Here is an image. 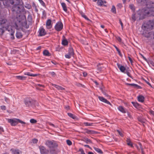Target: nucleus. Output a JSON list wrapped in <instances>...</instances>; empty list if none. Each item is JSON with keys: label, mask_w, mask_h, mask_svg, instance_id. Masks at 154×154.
<instances>
[{"label": "nucleus", "mask_w": 154, "mask_h": 154, "mask_svg": "<svg viewBox=\"0 0 154 154\" xmlns=\"http://www.w3.org/2000/svg\"><path fill=\"white\" fill-rule=\"evenodd\" d=\"M141 3L143 5H146V7L145 9L139 10L132 14L131 19L133 22L137 19L140 20L144 19L146 16H154V3L146 0H141Z\"/></svg>", "instance_id": "1"}, {"label": "nucleus", "mask_w": 154, "mask_h": 154, "mask_svg": "<svg viewBox=\"0 0 154 154\" xmlns=\"http://www.w3.org/2000/svg\"><path fill=\"white\" fill-rule=\"evenodd\" d=\"M142 29L143 30V34L144 36L145 32L148 33L149 31L154 29V19L144 22L142 26Z\"/></svg>", "instance_id": "2"}, {"label": "nucleus", "mask_w": 154, "mask_h": 154, "mask_svg": "<svg viewBox=\"0 0 154 154\" xmlns=\"http://www.w3.org/2000/svg\"><path fill=\"white\" fill-rule=\"evenodd\" d=\"M19 0H12L11 4L14 5L12 8L13 11H16L17 13L21 11V9L22 8V6L19 5Z\"/></svg>", "instance_id": "3"}, {"label": "nucleus", "mask_w": 154, "mask_h": 154, "mask_svg": "<svg viewBox=\"0 0 154 154\" xmlns=\"http://www.w3.org/2000/svg\"><path fill=\"white\" fill-rule=\"evenodd\" d=\"M45 144L50 149H55L57 146V144L54 140H47Z\"/></svg>", "instance_id": "4"}, {"label": "nucleus", "mask_w": 154, "mask_h": 154, "mask_svg": "<svg viewBox=\"0 0 154 154\" xmlns=\"http://www.w3.org/2000/svg\"><path fill=\"white\" fill-rule=\"evenodd\" d=\"M36 101L31 98H26L24 101V103L26 106H30L34 105Z\"/></svg>", "instance_id": "5"}, {"label": "nucleus", "mask_w": 154, "mask_h": 154, "mask_svg": "<svg viewBox=\"0 0 154 154\" xmlns=\"http://www.w3.org/2000/svg\"><path fill=\"white\" fill-rule=\"evenodd\" d=\"M74 54L73 49L72 47H70L69 49L68 53L65 55V57L66 58L70 59L71 57L73 56Z\"/></svg>", "instance_id": "6"}, {"label": "nucleus", "mask_w": 154, "mask_h": 154, "mask_svg": "<svg viewBox=\"0 0 154 154\" xmlns=\"http://www.w3.org/2000/svg\"><path fill=\"white\" fill-rule=\"evenodd\" d=\"M63 25L60 21L57 22L54 26V29L57 31H60L63 28Z\"/></svg>", "instance_id": "7"}, {"label": "nucleus", "mask_w": 154, "mask_h": 154, "mask_svg": "<svg viewBox=\"0 0 154 154\" xmlns=\"http://www.w3.org/2000/svg\"><path fill=\"white\" fill-rule=\"evenodd\" d=\"M8 122L11 124V125L12 126L16 125L18 123V119H7Z\"/></svg>", "instance_id": "8"}, {"label": "nucleus", "mask_w": 154, "mask_h": 154, "mask_svg": "<svg viewBox=\"0 0 154 154\" xmlns=\"http://www.w3.org/2000/svg\"><path fill=\"white\" fill-rule=\"evenodd\" d=\"M41 154H48L49 151L43 146H40L39 147Z\"/></svg>", "instance_id": "9"}, {"label": "nucleus", "mask_w": 154, "mask_h": 154, "mask_svg": "<svg viewBox=\"0 0 154 154\" xmlns=\"http://www.w3.org/2000/svg\"><path fill=\"white\" fill-rule=\"evenodd\" d=\"M38 32L39 33V35L40 36H44L46 35V33L45 29L42 27L40 28L38 31Z\"/></svg>", "instance_id": "10"}, {"label": "nucleus", "mask_w": 154, "mask_h": 154, "mask_svg": "<svg viewBox=\"0 0 154 154\" xmlns=\"http://www.w3.org/2000/svg\"><path fill=\"white\" fill-rule=\"evenodd\" d=\"M144 36L146 37L153 38L154 39V32H150L148 33H144Z\"/></svg>", "instance_id": "11"}, {"label": "nucleus", "mask_w": 154, "mask_h": 154, "mask_svg": "<svg viewBox=\"0 0 154 154\" xmlns=\"http://www.w3.org/2000/svg\"><path fill=\"white\" fill-rule=\"evenodd\" d=\"M98 99L100 100V101L104 102L105 103H106L108 104H109L110 105H111L112 104L110 103L106 99L104 98L103 97H101L99 96L98 97Z\"/></svg>", "instance_id": "12"}, {"label": "nucleus", "mask_w": 154, "mask_h": 154, "mask_svg": "<svg viewBox=\"0 0 154 154\" xmlns=\"http://www.w3.org/2000/svg\"><path fill=\"white\" fill-rule=\"evenodd\" d=\"M51 21L50 19L48 20L46 22V27L48 29H51L52 27Z\"/></svg>", "instance_id": "13"}, {"label": "nucleus", "mask_w": 154, "mask_h": 154, "mask_svg": "<svg viewBox=\"0 0 154 154\" xmlns=\"http://www.w3.org/2000/svg\"><path fill=\"white\" fill-rule=\"evenodd\" d=\"M117 65L121 71L124 72L126 70L125 68L123 66L120 65L119 63H117Z\"/></svg>", "instance_id": "14"}, {"label": "nucleus", "mask_w": 154, "mask_h": 154, "mask_svg": "<svg viewBox=\"0 0 154 154\" xmlns=\"http://www.w3.org/2000/svg\"><path fill=\"white\" fill-rule=\"evenodd\" d=\"M126 85H127L129 86H133V87L136 88L137 89H141V86H139L137 84H135L133 83V84H129L127 83H126Z\"/></svg>", "instance_id": "15"}, {"label": "nucleus", "mask_w": 154, "mask_h": 154, "mask_svg": "<svg viewBox=\"0 0 154 154\" xmlns=\"http://www.w3.org/2000/svg\"><path fill=\"white\" fill-rule=\"evenodd\" d=\"M60 3L61 4V5L63 11L66 12L67 11V10L66 4L64 2H62L61 0L60 1Z\"/></svg>", "instance_id": "16"}, {"label": "nucleus", "mask_w": 154, "mask_h": 154, "mask_svg": "<svg viewBox=\"0 0 154 154\" xmlns=\"http://www.w3.org/2000/svg\"><path fill=\"white\" fill-rule=\"evenodd\" d=\"M118 109L121 112L123 113H125L126 112V110L122 106H120L118 107Z\"/></svg>", "instance_id": "17"}, {"label": "nucleus", "mask_w": 154, "mask_h": 154, "mask_svg": "<svg viewBox=\"0 0 154 154\" xmlns=\"http://www.w3.org/2000/svg\"><path fill=\"white\" fill-rule=\"evenodd\" d=\"M137 99L139 102L143 103L144 101V97L142 95H139Z\"/></svg>", "instance_id": "18"}, {"label": "nucleus", "mask_w": 154, "mask_h": 154, "mask_svg": "<svg viewBox=\"0 0 154 154\" xmlns=\"http://www.w3.org/2000/svg\"><path fill=\"white\" fill-rule=\"evenodd\" d=\"M51 85L54 87L55 88L59 90H64L65 89L64 88L62 87L57 85L53 84H52Z\"/></svg>", "instance_id": "19"}, {"label": "nucleus", "mask_w": 154, "mask_h": 154, "mask_svg": "<svg viewBox=\"0 0 154 154\" xmlns=\"http://www.w3.org/2000/svg\"><path fill=\"white\" fill-rule=\"evenodd\" d=\"M16 36L17 38H20L22 37L23 35L21 32L17 31L16 33Z\"/></svg>", "instance_id": "20"}, {"label": "nucleus", "mask_w": 154, "mask_h": 154, "mask_svg": "<svg viewBox=\"0 0 154 154\" xmlns=\"http://www.w3.org/2000/svg\"><path fill=\"white\" fill-rule=\"evenodd\" d=\"M85 133H86L89 134H92L94 133V131L91 130H88L87 129L84 130Z\"/></svg>", "instance_id": "21"}, {"label": "nucleus", "mask_w": 154, "mask_h": 154, "mask_svg": "<svg viewBox=\"0 0 154 154\" xmlns=\"http://www.w3.org/2000/svg\"><path fill=\"white\" fill-rule=\"evenodd\" d=\"M24 75H27L32 77H35L38 75L37 74H33L31 73L30 72H27L24 73Z\"/></svg>", "instance_id": "22"}, {"label": "nucleus", "mask_w": 154, "mask_h": 154, "mask_svg": "<svg viewBox=\"0 0 154 154\" xmlns=\"http://www.w3.org/2000/svg\"><path fill=\"white\" fill-rule=\"evenodd\" d=\"M50 152L51 154H57V151L55 149H50Z\"/></svg>", "instance_id": "23"}, {"label": "nucleus", "mask_w": 154, "mask_h": 154, "mask_svg": "<svg viewBox=\"0 0 154 154\" xmlns=\"http://www.w3.org/2000/svg\"><path fill=\"white\" fill-rule=\"evenodd\" d=\"M43 55L46 56H51V54L47 50H45L43 51Z\"/></svg>", "instance_id": "24"}, {"label": "nucleus", "mask_w": 154, "mask_h": 154, "mask_svg": "<svg viewBox=\"0 0 154 154\" xmlns=\"http://www.w3.org/2000/svg\"><path fill=\"white\" fill-rule=\"evenodd\" d=\"M126 142L128 146H130L132 147H133V144L131 142L130 139L127 138L126 140Z\"/></svg>", "instance_id": "25"}, {"label": "nucleus", "mask_w": 154, "mask_h": 154, "mask_svg": "<svg viewBox=\"0 0 154 154\" xmlns=\"http://www.w3.org/2000/svg\"><path fill=\"white\" fill-rule=\"evenodd\" d=\"M62 44L64 46L67 45L68 44V41L66 39H64L62 41Z\"/></svg>", "instance_id": "26"}, {"label": "nucleus", "mask_w": 154, "mask_h": 154, "mask_svg": "<svg viewBox=\"0 0 154 154\" xmlns=\"http://www.w3.org/2000/svg\"><path fill=\"white\" fill-rule=\"evenodd\" d=\"M94 149L97 152L100 154L103 153V152L100 149L96 147H94Z\"/></svg>", "instance_id": "27"}, {"label": "nucleus", "mask_w": 154, "mask_h": 154, "mask_svg": "<svg viewBox=\"0 0 154 154\" xmlns=\"http://www.w3.org/2000/svg\"><path fill=\"white\" fill-rule=\"evenodd\" d=\"M111 12L113 13V14H116V9L115 8V7L114 5L112 6V8L111 9Z\"/></svg>", "instance_id": "28"}, {"label": "nucleus", "mask_w": 154, "mask_h": 154, "mask_svg": "<svg viewBox=\"0 0 154 154\" xmlns=\"http://www.w3.org/2000/svg\"><path fill=\"white\" fill-rule=\"evenodd\" d=\"M97 4L98 5L101 6L103 4V1L102 0H98Z\"/></svg>", "instance_id": "29"}, {"label": "nucleus", "mask_w": 154, "mask_h": 154, "mask_svg": "<svg viewBox=\"0 0 154 154\" xmlns=\"http://www.w3.org/2000/svg\"><path fill=\"white\" fill-rule=\"evenodd\" d=\"M11 151H12L14 154H19V150L11 149Z\"/></svg>", "instance_id": "30"}, {"label": "nucleus", "mask_w": 154, "mask_h": 154, "mask_svg": "<svg viewBox=\"0 0 154 154\" xmlns=\"http://www.w3.org/2000/svg\"><path fill=\"white\" fill-rule=\"evenodd\" d=\"M133 106L136 108H138L139 107V104L136 102H131Z\"/></svg>", "instance_id": "31"}, {"label": "nucleus", "mask_w": 154, "mask_h": 154, "mask_svg": "<svg viewBox=\"0 0 154 154\" xmlns=\"http://www.w3.org/2000/svg\"><path fill=\"white\" fill-rule=\"evenodd\" d=\"M68 114V115L69 117H70L71 118H72L73 119H76V116L75 115H73L71 113H69Z\"/></svg>", "instance_id": "32"}, {"label": "nucleus", "mask_w": 154, "mask_h": 154, "mask_svg": "<svg viewBox=\"0 0 154 154\" xmlns=\"http://www.w3.org/2000/svg\"><path fill=\"white\" fill-rule=\"evenodd\" d=\"M5 29V28H3L2 27L0 28V35H2L5 32V30L4 29Z\"/></svg>", "instance_id": "33"}, {"label": "nucleus", "mask_w": 154, "mask_h": 154, "mask_svg": "<svg viewBox=\"0 0 154 154\" xmlns=\"http://www.w3.org/2000/svg\"><path fill=\"white\" fill-rule=\"evenodd\" d=\"M16 77L18 79L22 80H25L26 78V77L25 76H17Z\"/></svg>", "instance_id": "34"}, {"label": "nucleus", "mask_w": 154, "mask_h": 154, "mask_svg": "<svg viewBox=\"0 0 154 154\" xmlns=\"http://www.w3.org/2000/svg\"><path fill=\"white\" fill-rule=\"evenodd\" d=\"M40 4L44 7H45V3L42 0H38Z\"/></svg>", "instance_id": "35"}, {"label": "nucleus", "mask_w": 154, "mask_h": 154, "mask_svg": "<svg viewBox=\"0 0 154 154\" xmlns=\"http://www.w3.org/2000/svg\"><path fill=\"white\" fill-rule=\"evenodd\" d=\"M139 145L140 147V148L141 149V152L142 154H144V151L143 150V148L142 147V145L141 144L139 143Z\"/></svg>", "instance_id": "36"}, {"label": "nucleus", "mask_w": 154, "mask_h": 154, "mask_svg": "<svg viewBox=\"0 0 154 154\" xmlns=\"http://www.w3.org/2000/svg\"><path fill=\"white\" fill-rule=\"evenodd\" d=\"M81 15L82 17L84 18L85 19L87 20H89V18L84 13H82V14Z\"/></svg>", "instance_id": "37"}, {"label": "nucleus", "mask_w": 154, "mask_h": 154, "mask_svg": "<svg viewBox=\"0 0 154 154\" xmlns=\"http://www.w3.org/2000/svg\"><path fill=\"white\" fill-rule=\"evenodd\" d=\"M30 122L32 124H35L36 123L37 121L33 119H31L30 120Z\"/></svg>", "instance_id": "38"}, {"label": "nucleus", "mask_w": 154, "mask_h": 154, "mask_svg": "<svg viewBox=\"0 0 154 154\" xmlns=\"http://www.w3.org/2000/svg\"><path fill=\"white\" fill-rule=\"evenodd\" d=\"M92 123H89L88 122H85L84 125L86 126H91L92 125Z\"/></svg>", "instance_id": "39"}, {"label": "nucleus", "mask_w": 154, "mask_h": 154, "mask_svg": "<svg viewBox=\"0 0 154 154\" xmlns=\"http://www.w3.org/2000/svg\"><path fill=\"white\" fill-rule=\"evenodd\" d=\"M85 142L87 143H91V140L88 138L85 139Z\"/></svg>", "instance_id": "40"}, {"label": "nucleus", "mask_w": 154, "mask_h": 154, "mask_svg": "<svg viewBox=\"0 0 154 154\" xmlns=\"http://www.w3.org/2000/svg\"><path fill=\"white\" fill-rule=\"evenodd\" d=\"M66 142L67 144L69 146H70L72 144V142L69 140H67Z\"/></svg>", "instance_id": "41"}, {"label": "nucleus", "mask_w": 154, "mask_h": 154, "mask_svg": "<svg viewBox=\"0 0 154 154\" xmlns=\"http://www.w3.org/2000/svg\"><path fill=\"white\" fill-rule=\"evenodd\" d=\"M32 7L35 9L36 12L38 11V9L37 8V6L35 4H33V5H32Z\"/></svg>", "instance_id": "42"}, {"label": "nucleus", "mask_w": 154, "mask_h": 154, "mask_svg": "<svg viewBox=\"0 0 154 154\" xmlns=\"http://www.w3.org/2000/svg\"><path fill=\"white\" fill-rule=\"evenodd\" d=\"M117 7L118 8H121L122 7V4L121 3H119L117 4Z\"/></svg>", "instance_id": "43"}, {"label": "nucleus", "mask_w": 154, "mask_h": 154, "mask_svg": "<svg viewBox=\"0 0 154 154\" xmlns=\"http://www.w3.org/2000/svg\"><path fill=\"white\" fill-rule=\"evenodd\" d=\"M129 8L130 9H131L132 10L134 11V5H132L131 4L129 5Z\"/></svg>", "instance_id": "44"}, {"label": "nucleus", "mask_w": 154, "mask_h": 154, "mask_svg": "<svg viewBox=\"0 0 154 154\" xmlns=\"http://www.w3.org/2000/svg\"><path fill=\"white\" fill-rule=\"evenodd\" d=\"M79 151L82 154H86L84 152V151L82 148H80L79 149Z\"/></svg>", "instance_id": "45"}, {"label": "nucleus", "mask_w": 154, "mask_h": 154, "mask_svg": "<svg viewBox=\"0 0 154 154\" xmlns=\"http://www.w3.org/2000/svg\"><path fill=\"white\" fill-rule=\"evenodd\" d=\"M117 131L118 132L119 134L121 136V137H123V134L122 132L120 131L119 130H117Z\"/></svg>", "instance_id": "46"}, {"label": "nucleus", "mask_w": 154, "mask_h": 154, "mask_svg": "<svg viewBox=\"0 0 154 154\" xmlns=\"http://www.w3.org/2000/svg\"><path fill=\"white\" fill-rule=\"evenodd\" d=\"M38 140L36 139H34L32 140V142L34 143H36L38 142Z\"/></svg>", "instance_id": "47"}, {"label": "nucleus", "mask_w": 154, "mask_h": 154, "mask_svg": "<svg viewBox=\"0 0 154 154\" xmlns=\"http://www.w3.org/2000/svg\"><path fill=\"white\" fill-rule=\"evenodd\" d=\"M4 130L3 129V128L1 126H0V134H1L2 132H4Z\"/></svg>", "instance_id": "48"}, {"label": "nucleus", "mask_w": 154, "mask_h": 154, "mask_svg": "<svg viewBox=\"0 0 154 154\" xmlns=\"http://www.w3.org/2000/svg\"><path fill=\"white\" fill-rule=\"evenodd\" d=\"M18 122L20 123L21 124H26V122H25L23 121H22L21 120H20L19 119H18Z\"/></svg>", "instance_id": "49"}, {"label": "nucleus", "mask_w": 154, "mask_h": 154, "mask_svg": "<svg viewBox=\"0 0 154 154\" xmlns=\"http://www.w3.org/2000/svg\"><path fill=\"white\" fill-rule=\"evenodd\" d=\"M1 108L2 110H5L6 109V107L5 106H1Z\"/></svg>", "instance_id": "50"}, {"label": "nucleus", "mask_w": 154, "mask_h": 154, "mask_svg": "<svg viewBox=\"0 0 154 154\" xmlns=\"http://www.w3.org/2000/svg\"><path fill=\"white\" fill-rule=\"evenodd\" d=\"M119 23H120L121 25V26H122V29H123V23H122L121 20V19H120L119 20Z\"/></svg>", "instance_id": "51"}, {"label": "nucleus", "mask_w": 154, "mask_h": 154, "mask_svg": "<svg viewBox=\"0 0 154 154\" xmlns=\"http://www.w3.org/2000/svg\"><path fill=\"white\" fill-rule=\"evenodd\" d=\"M128 59L130 61V62L132 64V63H133V61L132 60V59L131 58L129 57V56H128Z\"/></svg>", "instance_id": "52"}, {"label": "nucleus", "mask_w": 154, "mask_h": 154, "mask_svg": "<svg viewBox=\"0 0 154 154\" xmlns=\"http://www.w3.org/2000/svg\"><path fill=\"white\" fill-rule=\"evenodd\" d=\"M149 112L153 116H154V111L152 110H150Z\"/></svg>", "instance_id": "53"}, {"label": "nucleus", "mask_w": 154, "mask_h": 154, "mask_svg": "<svg viewBox=\"0 0 154 154\" xmlns=\"http://www.w3.org/2000/svg\"><path fill=\"white\" fill-rule=\"evenodd\" d=\"M16 52V51L15 50H11V53L13 54H15Z\"/></svg>", "instance_id": "54"}, {"label": "nucleus", "mask_w": 154, "mask_h": 154, "mask_svg": "<svg viewBox=\"0 0 154 154\" xmlns=\"http://www.w3.org/2000/svg\"><path fill=\"white\" fill-rule=\"evenodd\" d=\"M48 124L49 125H50L52 126V127H55V125L54 124H53L51 123V122H48Z\"/></svg>", "instance_id": "55"}, {"label": "nucleus", "mask_w": 154, "mask_h": 154, "mask_svg": "<svg viewBox=\"0 0 154 154\" xmlns=\"http://www.w3.org/2000/svg\"><path fill=\"white\" fill-rule=\"evenodd\" d=\"M14 27H15V28L16 29H17L18 28V26L17 25V24H16V23H15V26H14Z\"/></svg>", "instance_id": "56"}, {"label": "nucleus", "mask_w": 154, "mask_h": 154, "mask_svg": "<svg viewBox=\"0 0 154 154\" xmlns=\"http://www.w3.org/2000/svg\"><path fill=\"white\" fill-rule=\"evenodd\" d=\"M126 73H127V74L128 75V76H129L130 78H131V75L130 74V73L129 72H127Z\"/></svg>", "instance_id": "57"}, {"label": "nucleus", "mask_w": 154, "mask_h": 154, "mask_svg": "<svg viewBox=\"0 0 154 154\" xmlns=\"http://www.w3.org/2000/svg\"><path fill=\"white\" fill-rule=\"evenodd\" d=\"M103 94L105 95V96L106 97H108L109 96V95L106 94V93H103Z\"/></svg>", "instance_id": "58"}, {"label": "nucleus", "mask_w": 154, "mask_h": 154, "mask_svg": "<svg viewBox=\"0 0 154 154\" xmlns=\"http://www.w3.org/2000/svg\"><path fill=\"white\" fill-rule=\"evenodd\" d=\"M51 74L52 75V76H54L55 75V73L54 72H51Z\"/></svg>", "instance_id": "59"}, {"label": "nucleus", "mask_w": 154, "mask_h": 154, "mask_svg": "<svg viewBox=\"0 0 154 154\" xmlns=\"http://www.w3.org/2000/svg\"><path fill=\"white\" fill-rule=\"evenodd\" d=\"M141 56H142V57L146 61L147 60L146 59V58L143 56L142 55H141Z\"/></svg>", "instance_id": "60"}, {"label": "nucleus", "mask_w": 154, "mask_h": 154, "mask_svg": "<svg viewBox=\"0 0 154 154\" xmlns=\"http://www.w3.org/2000/svg\"><path fill=\"white\" fill-rule=\"evenodd\" d=\"M88 154H94V153L91 152H88Z\"/></svg>", "instance_id": "61"}, {"label": "nucleus", "mask_w": 154, "mask_h": 154, "mask_svg": "<svg viewBox=\"0 0 154 154\" xmlns=\"http://www.w3.org/2000/svg\"><path fill=\"white\" fill-rule=\"evenodd\" d=\"M146 83L147 84H148L150 86H151V84L149 82H148L147 81H146Z\"/></svg>", "instance_id": "62"}, {"label": "nucleus", "mask_w": 154, "mask_h": 154, "mask_svg": "<svg viewBox=\"0 0 154 154\" xmlns=\"http://www.w3.org/2000/svg\"><path fill=\"white\" fill-rule=\"evenodd\" d=\"M84 76L85 77L87 76V73H83Z\"/></svg>", "instance_id": "63"}, {"label": "nucleus", "mask_w": 154, "mask_h": 154, "mask_svg": "<svg viewBox=\"0 0 154 154\" xmlns=\"http://www.w3.org/2000/svg\"><path fill=\"white\" fill-rule=\"evenodd\" d=\"M84 146H85V147H87L88 148H90V147L89 146V145H85Z\"/></svg>", "instance_id": "64"}]
</instances>
